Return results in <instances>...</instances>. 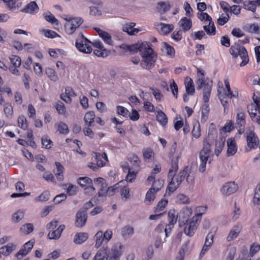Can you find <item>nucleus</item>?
Masks as SVG:
<instances>
[{
  "label": "nucleus",
  "mask_w": 260,
  "mask_h": 260,
  "mask_svg": "<svg viewBox=\"0 0 260 260\" xmlns=\"http://www.w3.org/2000/svg\"><path fill=\"white\" fill-rule=\"evenodd\" d=\"M192 211L191 207L186 206L183 208L180 212V220H189V218L192 215Z\"/></svg>",
  "instance_id": "22"
},
{
  "label": "nucleus",
  "mask_w": 260,
  "mask_h": 260,
  "mask_svg": "<svg viewBox=\"0 0 260 260\" xmlns=\"http://www.w3.org/2000/svg\"><path fill=\"white\" fill-rule=\"evenodd\" d=\"M15 249V246L12 244L10 243L6 246H2L0 248V253L4 255H9Z\"/></svg>",
  "instance_id": "32"
},
{
  "label": "nucleus",
  "mask_w": 260,
  "mask_h": 260,
  "mask_svg": "<svg viewBox=\"0 0 260 260\" xmlns=\"http://www.w3.org/2000/svg\"><path fill=\"white\" fill-rule=\"evenodd\" d=\"M95 114L94 112L89 111L87 112L84 117V120L85 123V126H91L94 121Z\"/></svg>",
  "instance_id": "30"
},
{
  "label": "nucleus",
  "mask_w": 260,
  "mask_h": 260,
  "mask_svg": "<svg viewBox=\"0 0 260 260\" xmlns=\"http://www.w3.org/2000/svg\"><path fill=\"white\" fill-rule=\"evenodd\" d=\"M253 203L256 205H260V185L256 186L253 200Z\"/></svg>",
  "instance_id": "62"
},
{
  "label": "nucleus",
  "mask_w": 260,
  "mask_h": 260,
  "mask_svg": "<svg viewBox=\"0 0 260 260\" xmlns=\"http://www.w3.org/2000/svg\"><path fill=\"white\" fill-rule=\"evenodd\" d=\"M171 6L169 2H159L157 3L156 9L160 14H164L169 11Z\"/></svg>",
  "instance_id": "20"
},
{
  "label": "nucleus",
  "mask_w": 260,
  "mask_h": 260,
  "mask_svg": "<svg viewBox=\"0 0 260 260\" xmlns=\"http://www.w3.org/2000/svg\"><path fill=\"white\" fill-rule=\"evenodd\" d=\"M178 218V213L174 209H172L168 213V218L169 223L175 224L176 223Z\"/></svg>",
  "instance_id": "49"
},
{
  "label": "nucleus",
  "mask_w": 260,
  "mask_h": 260,
  "mask_svg": "<svg viewBox=\"0 0 260 260\" xmlns=\"http://www.w3.org/2000/svg\"><path fill=\"white\" fill-rule=\"evenodd\" d=\"M91 44H92V42L82 35L77 40L75 46L80 52L89 54L92 51Z\"/></svg>",
  "instance_id": "6"
},
{
  "label": "nucleus",
  "mask_w": 260,
  "mask_h": 260,
  "mask_svg": "<svg viewBox=\"0 0 260 260\" xmlns=\"http://www.w3.org/2000/svg\"><path fill=\"white\" fill-rule=\"evenodd\" d=\"M4 112L8 118H12L13 115V107L11 105H6L4 108Z\"/></svg>",
  "instance_id": "64"
},
{
  "label": "nucleus",
  "mask_w": 260,
  "mask_h": 260,
  "mask_svg": "<svg viewBox=\"0 0 260 260\" xmlns=\"http://www.w3.org/2000/svg\"><path fill=\"white\" fill-rule=\"evenodd\" d=\"M241 228L239 226L236 225L234 226L230 231L226 237V240L229 242L234 240L238 237Z\"/></svg>",
  "instance_id": "24"
},
{
  "label": "nucleus",
  "mask_w": 260,
  "mask_h": 260,
  "mask_svg": "<svg viewBox=\"0 0 260 260\" xmlns=\"http://www.w3.org/2000/svg\"><path fill=\"white\" fill-rule=\"evenodd\" d=\"M94 29L106 44L109 46H114V41L111 35L109 32L98 27H95Z\"/></svg>",
  "instance_id": "9"
},
{
  "label": "nucleus",
  "mask_w": 260,
  "mask_h": 260,
  "mask_svg": "<svg viewBox=\"0 0 260 260\" xmlns=\"http://www.w3.org/2000/svg\"><path fill=\"white\" fill-rule=\"evenodd\" d=\"M158 26L160 27L159 31L162 35H166L174 29V26L172 24H167L160 23Z\"/></svg>",
  "instance_id": "38"
},
{
  "label": "nucleus",
  "mask_w": 260,
  "mask_h": 260,
  "mask_svg": "<svg viewBox=\"0 0 260 260\" xmlns=\"http://www.w3.org/2000/svg\"><path fill=\"white\" fill-rule=\"evenodd\" d=\"M33 246L34 242L32 241H29L26 242L16 254V257L19 259H21L31 250Z\"/></svg>",
  "instance_id": "13"
},
{
  "label": "nucleus",
  "mask_w": 260,
  "mask_h": 260,
  "mask_svg": "<svg viewBox=\"0 0 260 260\" xmlns=\"http://www.w3.org/2000/svg\"><path fill=\"white\" fill-rule=\"evenodd\" d=\"M227 143V155L228 156H233L237 151V145L234 138H230L228 139Z\"/></svg>",
  "instance_id": "14"
},
{
  "label": "nucleus",
  "mask_w": 260,
  "mask_h": 260,
  "mask_svg": "<svg viewBox=\"0 0 260 260\" xmlns=\"http://www.w3.org/2000/svg\"><path fill=\"white\" fill-rule=\"evenodd\" d=\"M10 60L13 64V66L16 67H19L21 64V58L17 55H11L10 57Z\"/></svg>",
  "instance_id": "63"
},
{
  "label": "nucleus",
  "mask_w": 260,
  "mask_h": 260,
  "mask_svg": "<svg viewBox=\"0 0 260 260\" xmlns=\"http://www.w3.org/2000/svg\"><path fill=\"white\" fill-rule=\"evenodd\" d=\"M259 5H260V3L257 0L246 1L244 4V8L246 10L252 12H255L256 7Z\"/></svg>",
  "instance_id": "23"
},
{
  "label": "nucleus",
  "mask_w": 260,
  "mask_h": 260,
  "mask_svg": "<svg viewBox=\"0 0 260 260\" xmlns=\"http://www.w3.org/2000/svg\"><path fill=\"white\" fill-rule=\"evenodd\" d=\"M145 44H148L147 42H143L141 44L136 43L132 45H129V52L131 53H135L139 51L141 53L142 52V46ZM144 49V47H143Z\"/></svg>",
  "instance_id": "43"
},
{
  "label": "nucleus",
  "mask_w": 260,
  "mask_h": 260,
  "mask_svg": "<svg viewBox=\"0 0 260 260\" xmlns=\"http://www.w3.org/2000/svg\"><path fill=\"white\" fill-rule=\"evenodd\" d=\"M238 189V186L234 182H230L225 183L221 188L223 194L230 195L235 192Z\"/></svg>",
  "instance_id": "15"
},
{
  "label": "nucleus",
  "mask_w": 260,
  "mask_h": 260,
  "mask_svg": "<svg viewBox=\"0 0 260 260\" xmlns=\"http://www.w3.org/2000/svg\"><path fill=\"white\" fill-rule=\"evenodd\" d=\"M179 25L184 31H187L191 28L192 22L190 19L184 17L179 22Z\"/></svg>",
  "instance_id": "34"
},
{
  "label": "nucleus",
  "mask_w": 260,
  "mask_h": 260,
  "mask_svg": "<svg viewBox=\"0 0 260 260\" xmlns=\"http://www.w3.org/2000/svg\"><path fill=\"white\" fill-rule=\"evenodd\" d=\"M209 107L208 105L205 104L203 106L202 109V117H201V122H205L208 119V114L209 112Z\"/></svg>",
  "instance_id": "55"
},
{
  "label": "nucleus",
  "mask_w": 260,
  "mask_h": 260,
  "mask_svg": "<svg viewBox=\"0 0 260 260\" xmlns=\"http://www.w3.org/2000/svg\"><path fill=\"white\" fill-rule=\"evenodd\" d=\"M96 185L100 187V190L98 192L99 197L103 196L105 194L106 186L105 185V180L102 178H96L94 180Z\"/></svg>",
  "instance_id": "27"
},
{
  "label": "nucleus",
  "mask_w": 260,
  "mask_h": 260,
  "mask_svg": "<svg viewBox=\"0 0 260 260\" xmlns=\"http://www.w3.org/2000/svg\"><path fill=\"white\" fill-rule=\"evenodd\" d=\"M65 20L67 21L64 25L65 30L70 35L73 34L83 22L80 18H66Z\"/></svg>",
  "instance_id": "7"
},
{
  "label": "nucleus",
  "mask_w": 260,
  "mask_h": 260,
  "mask_svg": "<svg viewBox=\"0 0 260 260\" xmlns=\"http://www.w3.org/2000/svg\"><path fill=\"white\" fill-rule=\"evenodd\" d=\"M24 216V211L23 210H19L13 214L12 220L14 223H18L23 218Z\"/></svg>",
  "instance_id": "40"
},
{
  "label": "nucleus",
  "mask_w": 260,
  "mask_h": 260,
  "mask_svg": "<svg viewBox=\"0 0 260 260\" xmlns=\"http://www.w3.org/2000/svg\"><path fill=\"white\" fill-rule=\"evenodd\" d=\"M162 50L166 54L171 57H174L175 54V49L173 47L166 42L162 43Z\"/></svg>",
  "instance_id": "33"
},
{
  "label": "nucleus",
  "mask_w": 260,
  "mask_h": 260,
  "mask_svg": "<svg viewBox=\"0 0 260 260\" xmlns=\"http://www.w3.org/2000/svg\"><path fill=\"white\" fill-rule=\"evenodd\" d=\"M246 141L247 147L249 149L256 148L258 144V140L255 134L252 131L246 133Z\"/></svg>",
  "instance_id": "10"
},
{
  "label": "nucleus",
  "mask_w": 260,
  "mask_h": 260,
  "mask_svg": "<svg viewBox=\"0 0 260 260\" xmlns=\"http://www.w3.org/2000/svg\"><path fill=\"white\" fill-rule=\"evenodd\" d=\"M18 126L23 129H26L28 127L27 121L23 115H20L18 118Z\"/></svg>",
  "instance_id": "57"
},
{
  "label": "nucleus",
  "mask_w": 260,
  "mask_h": 260,
  "mask_svg": "<svg viewBox=\"0 0 260 260\" xmlns=\"http://www.w3.org/2000/svg\"><path fill=\"white\" fill-rule=\"evenodd\" d=\"M212 83V82H207L203 89V101L205 103H208L211 94Z\"/></svg>",
  "instance_id": "29"
},
{
  "label": "nucleus",
  "mask_w": 260,
  "mask_h": 260,
  "mask_svg": "<svg viewBox=\"0 0 260 260\" xmlns=\"http://www.w3.org/2000/svg\"><path fill=\"white\" fill-rule=\"evenodd\" d=\"M78 183L81 187L84 188L90 185V184L92 183V180L88 177H80L78 180Z\"/></svg>",
  "instance_id": "48"
},
{
  "label": "nucleus",
  "mask_w": 260,
  "mask_h": 260,
  "mask_svg": "<svg viewBox=\"0 0 260 260\" xmlns=\"http://www.w3.org/2000/svg\"><path fill=\"white\" fill-rule=\"evenodd\" d=\"M121 190V196L124 201H127L130 198L129 189L122 184H120L119 189Z\"/></svg>",
  "instance_id": "42"
},
{
  "label": "nucleus",
  "mask_w": 260,
  "mask_h": 260,
  "mask_svg": "<svg viewBox=\"0 0 260 260\" xmlns=\"http://www.w3.org/2000/svg\"><path fill=\"white\" fill-rule=\"evenodd\" d=\"M164 181L163 180L158 179L153 181L152 187L150 189L157 192L163 186Z\"/></svg>",
  "instance_id": "58"
},
{
  "label": "nucleus",
  "mask_w": 260,
  "mask_h": 260,
  "mask_svg": "<svg viewBox=\"0 0 260 260\" xmlns=\"http://www.w3.org/2000/svg\"><path fill=\"white\" fill-rule=\"evenodd\" d=\"M34 230V225L31 223H25L23 224L20 231L23 235H28L32 232Z\"/></svg>",
  "instance_id": "47"
},
{
  "label": "nucleus",
  "mask_w": 260,
  "mask_h": 260,
  "mask_svg": "<svg viewBox=\"0 0 260 260\" xmlns=\"http://www.w3.org/2000/svg\"><path fill=\"white\" fill-rule=\"evenodd\" d=\"M224 84L225 88L227 89L228 94H229V96L230 98H237L238 96V92L237 90H235L234 91H232L230 88V85L228 80H224Z\"/></svg>",
  "instance_id": "53"
},
{
  "label": "nucleus",
  "mask_w": 260,
  "mask_h": 260,
  "mask_svg": "<svg viewBox=\"0 0 260 260\" xmlns=\"http://www.w3.org/2000/svg\"><path fill=\"white\" fill-rule=\"evenodd\" d=\"M45 72L48 77L53 82H56L58 80V76L56 72L50 68H47Z\"/></svg>",
  "instance_id": "44"
},
{
  "label": "nucleus",
  "mask_w": 260,
  "mask_h": 260,
  "mask_svg": "<svg viewBox=\"0 0 260 260\" xmlns=\"http://www.w3.org/2000/svg\"><path fill=\"white\" fill-rule=\"evenodd\" d=\"M55 107L58 114L62 115L65 117L68 116V114L66 110V107L61 102L59 101L57 102L55 105Z\"/></svg>",
  "instance_id": "37"
},
{
  "label": "nucleus",
  "mask_w": 260,
  "mask_h": 260,
  "mask_svg": "<svg viewBox=\"0 0 260 260\" xmlns=\"http://www.w3.org/2000/svg\"><path fill=\"white\" fill-rule=\"evenodd\" d=\"M103 232L102 231H98L94 236V240L95 241L94 247L96 248H99L103 242H104L103 238Z\"/></svg>",
  "instance_id": "36"
},
{
  "label": "nucleus",
  "mask_w": 260,
  "mask_h": 260,
  "mask_svg": "<svg viewBox=\"0 0 260 260\" xmlns=\"http://www.w3.org/2000/svg\"><path fill=\"white\" fill-rule=\"evenodd\" d=\"M177 201L178 203L182 204H188L190 203L189 198L186 195L180 193L177 196Z\"/></svg>",
  "instance_id": "60"
},
{
  "label": "nucleus",
  "mask_w": 260,
  "mask_h": 260,
  "mask_svg": "<svg viewBox=\"0 0 260 260\" xmlns=\"http://www.w3.org/2000/svg\"><path fill=\"white\" fill-rule=\"evenodd\" d=\"M56 126L57 127L58 131L61 134L66 135L69 132V129L68 125L63 122H59L56 123Z\"/></svg>",
  "instance_id": "51"
},
{
  "label": "nucleus",
  "mask_w": 260,
  "mask_h": 260,
  "mask_svg": "<svg viewBox=\"0 0 260 260\" xmlns=\"http://www.w3.org/2000/svg\"><path fill=\"white\" fill-rule=\"evenodd\" d=\"M142 52L141 55L142 60L140 63L141 66L145 69L149 70L154 66L156 55L153 50L150 47L149 44H145L142 46Z\"/></svg>",
  "instance_id": "2"
},
{
  "label": "nucleus",
  "mask_w": 260,
  "mask_h": 260,
  "mask_svg": "<svg viewBox=\"0 0 260 260\" xmlns=\"http://www.w3.org/2000/svg\"><path fill=\"white\" fill-rule=\"evenodd\" d=\"M225 144V139L223 138H219L215 143V154L218 156L222 151Z\"/></svg>",
  "instance_id": "35"
},
{
  "label": "nucleus",
  "mask_w": 260,
  "mask_h": 260,
  "mask_svg": "<svg viewBox=\"0 0 260 260\" xmlns=\"http://www.w3.org/2000/svg\"><path fill=\"white\" fill-rule=\"evenodd\" d=\"M124 182H125L124 181H121L115 184L113 186L108 187V189L106 188L105 193L106 192V193L110 196H113L116 191H119L120 184H124Z\"/></svg>",
  "instance_id": "39"
},
{
  "label": "nucleus",
  "mask_w": 260,
  "mask_h": 260,
  "mask_svg": "<svg viewBox=\"0 0 260 260\" xmlns=\"http://www.w3.org/2000/svg\"><path fill=\"white\" fill-rule=\"evenodd\" d=\"M86 221V216L84 211H79L76 214L75 225L77 227H82Z\"/></svg>",
  "instance_id": "21"
},
{
  "label": "nucleus",
  "mask_w": 260,
  "mask_h": 260,
  "mask_svg": "<svg viewBox=\"0 0 260 260\" xmlns=\"http://www.w3.org/2000/svg\"><path fill=\"white\" fill-rule=\"evenodd\" d=\"M200 216H193L189 220H179V226L184 227L183 232L187 236L192 237L198 228L200 222Z\"/></svg>",
  "instance_id": "3"
},
{
  "label": "nucleus",
  "mask_w": 260,
  "mask_h": 260,
  "mask_svg": "<svg viewBox=\"0 0 260 260\" xmlns=\"http://www.w3.org/2000/svg\"><path fill=\"white\" fill-rule=\"evenodd\" d=\"M236 123L241 128L245 123V116L244 110L239 108L237 110Z\"/></svg>",
  "instance_id": "19"
},
{
  "label": "nucleus",
  "mask_w": 260,
  "mask_h": 260,
  "mask_svg": "<svg viewBox=\"0 0 260 260\" xmlns=\"http://www.w3.org/2000/svg\"><path fill=\"white\" fill-rule=\"evenodd\" d=\"M220 90H223V89L221 88L220 89H218V98L220 101L221 103L224 107V113H227L228 111V101L231 98L229 97V94L222 93Z\"/></svg>",
  "instance_id": "16"
},
{
  "label": "nucleus",
  "mask_w": 260,
  "mask_h": 260,
  "mask_svg": "<svg viewBox=\"0 0 260 260\" xmlns=\"http://www.w3.org/2000/svg\"><path fill=\"white\" fill-rule=\"evenodd\" d=\"M211 151L210 145L208 143H204V147L200 153V163L199 169L201 173L204 172L206 170L207 164L210 163Z\"/></svg>",
  "instance_id": "4"
},
{
  "label": "nucleus",
  "mask_w": 260,
  "mask_h": 260,
  "mask_svg": "<svg viewBox=\"0 0 260 260\" xmlns=\"http://www.w3.org/2000/svg\"><path fill=\"white\" fill-rule=\"evenodd\" d=\"M152 189H149L146 193L145 200V202L146 204H149L155 198V194L157 192Z\"/></svg>",
  "instance_id": "46"
},
{
  "label": "nucleus",
  "mask_w": 260,
  "mask_h": 260,
  "mask_svg": "<svg viewBox=\"0 0 260 260\" xmlns=\"http://www.w3.org/2000/svg\"><path fill=\"white\" fill-rule=\"evenodd\" d=\"M88 236L85 233H79L74 236V242L77 244H81L85 242L88 239Z\"/></svg>",
  "instance_id": "31"
},
{
  "label": "nucleus",
  "mask_w": 260,
  "mask_h": 260,
  "mask_svg": "<svg viewBox=\"0 0 260 260\" xmlns=\"http://www.w3.org/2000/svg\"><path fill=\"white\" fill-rule=\"evenodd\" d=\"M121 235L125 239H127L134 234V229L130 225H126L121 229Z\"/></svg>",
  "instance_id": "26"
},
{
  "label": "nucleus",
  "mask_w": 260,
  "mask_h": 260,
  "mask_svg": "<svg viewBox=\"0 0 260 260\" xmlns=\"http://www.w3.org/2000/svg\"><path fill=\"white\" fill-rule=\"evenodd\" d=\"M92 45L98 49L94 50V54L98 57H106L109 54V51L105 48L103 43L100 40H95L92 42Z\"/></svg>",
  "instance_id": "8"
},
{
  "label": "nucleus",
  "mask_w": 260,
  "mask_h": 260,
  "mask_svg": "<svg viewBox=\"0 0 260 260\" xmlns=\"http://www.w3.org/2000/svg\"><path fill=\"white\" fill-rule=\"evenodd\" d=\"M110 257V251L107 246H103L99 250L94 256L93 260H108Z\"/></svg>",
  "instance_id": "12"
},
{
  "label": "nucleus",
  "mask_w": 260,
  "mask_h": 260,
  "mask_svg": "<svg viewBox=\"0 0 260 260\" xmlns=\"http://www.w3.org/2000/svg\"><path fill=\"white\" fill-rule=\"evenodd\" d=\"M231 54L235 57L239 56L240 58L242 59L240 63L241 67L245 66L248 62V54L246 49L244 47L240 46H232L230 49Z\"/></svg>",
  "instance_id": "5"
},
{
  "label": "nucleus",
  "mask_w": 260,
  "mask_h": 260,
  "mask_svg": "<svg viewBox=\"0 0 260 260\" xmlns=\"http://www.w3.org/2000/svg\"><path fill=\"white\" fill-rule=\"evenodd\" d=\"M62 187L66 190L67 193L71 196H75L78 191V186L70 183L63 184Z\"/></svg>",
  "instance_id": "25"
},
{
  "label": "nucleus",
  "mask_w": 260,
  "mask_h": 260,
  "mask_svg": "<svg viewBox=\"0 0 260 260\" xmlns=\"http://www.w3.org/2000/svg\"><path fill=\"white\" fill-rule=\"evenodd\" d=\"M185 86L186 92L187 94L193 95L194 93V87L192 80L188 77L185 80Z\"/></svg>",
  "instance_id": "28"
},
{
  "label": "nucleus",
  "mask_w": 260,
  "mask_h": 260,
  "mask_svg": "<svg viewBox=\"0 0 260 260\" xmlns=\"http://www.w3.org/2000/svg\"><path fill=\"white\" fill-rule=\"evenodd\" d=\"M168 204V200L166 199H162L157 204V206L154 208V212L158 213L164 210Z\"/></svg>",
  "instance_id": "50"
},
{
  "label": "nucleus",
  "mask_w": 260,
  "mask_h": 260,
  "mask_svg": "<svg viewBox=\"0 0 260 260\" xmlns=\"http://www.w3.org/2000/svg\"><path fill=\"white\" fill-rule=\"evenodd\" d=\"M39 8L37 3L34 2H30L23 9L22 11L31 15H35L39 11Z\"/></svg>",
  "instance_id": "17"
},
{
  "label": "nucleus",
  "mask_w": 260,
  "mask_h": 260,
  "mask_svg": "<svg viewBox=\"0 0 260 260\" xmlns=\"http://www.w3.org/2000/svg\"><path fill=\"white\" fill-rule=\"evenodd\" d=\"M55 165L57 168V172L55 173V175L57 177V179L60 181H62L63 180V172L64 170L63 167L58 162H55Z\"/></svg>",
  "instance_id": "45"
},
{
  "label": "nucleus",
  "mask_w": 260,
  "mask_h": 260,
  "mask_svg": "<svg viewBox=\"0 0 260 260\" xmlns=\"http://www.w3.org/2000/svg\"><path fill=\"white\" fill-rule=\"evenodd\" d=\"M157 121L162 126H165L168 122V118L166 114L161 111L157 112L156 115Z\"/></svg>",
  "instance_id": "41"
},
{
  "label": "nucleus",
  "mask_w": 260,
  "mask_h": 260,
  "mask_svg": "<svg viewBox=\"0 0 260 260\" xmlns=\"http://www.w3.org/2000/svg\"><path fill=\"white\" fill-rule=\"evenodd\" d=\"M50 193L47 191L43 192L39 196L35 198V202H44L49 199Z\"/></svg>",
  "instance_id": "59"
},
{
  "label": "nucleus",
  "mask_w": 260,
  "mask_h": 260,
  "mask_svg": "<svg viewBox=\"0 0 260 260\" xmlns=\"http://www.w3.org/2000/svg\"><path fill=\"white\" fill-rule=\"evenodd\" d=\"M204 30L207 34L210 35H214L215 32V27L213 22H209L208 25L204 26Z\"/></svg>",
  "instance_id": "61"
},
{
  "label": "nucleus",
  "mask_w": 260,
  "mask_h": 260,
  "mask_svg": "<svg viewBox=\"0 0 260 260\" xmlns=\"http://www.w3.org/2000/svg\"><path fill=\"white\" fill-rule=\"evenodd\" d=\"M135 25L136 23L133 22L126 23L123 25L122 30L123 31L127 32L129 35H135L140 31L139 29L134 28Z\"/></svg>",
  "instance_id": "18"
},
{
  "label": "nucleus",
  "mask_w": 260,
  "mask_h": 260,
  "mask_svg": "<svg viewBox=\"0 0 260 260\" xmlns=\"http://www.w3.org/2000/svg\"><path fill=\"white\" fill-rule=\"evenodd\" d=\"M248 111L251 120L258 124H260V107H257L251 105L248 107Z\"/></svg>",
  "instance_id": "11"
},
{
  "label": "nucleus",
  "mask_w": 260,
  "mask_h": 260,
  "mask_svg": "<svg viewBox=\"0 0 260 260\" xmlns=\"http://www.w3.org/2000/svg\"><path fill=\"white\" fill-rule=\"evenodd\" d=\"M143 157L146 161L151 160L153 157L154 153L150 148L144 149L143 151Z\"/></svg>",
  "instance_id": "56"
},
{
  "label": "nucleus",
  "mask_w": 260,
  "mask_h": 260,
  "mask_svg": "<svg viewBox=\"0 0 260 260\" xmlns=\"http://www.w3.org/2000/svg\"><path fill=\"white\" fill-rule=\"evenodd\" d=\"M42 34L46 38H55L56 37H60V36L54 31L43 29L41 30Z\"/></svg>",
  "instance_id": "52"
},
{
  "label": "nucleus",
  "mask_w": 260,
  "mask_h": 260,
  "mask_svg": "<svg viewBox=\"0 0 260 260\" xmlns=\"http://www.w3.org/2000/svg\"><path fill=\"white\" fill-rule=\"evenodd\" d=\"M43 15L45 17V20L47 21H48L52 24L54 23L56 25H58V20L50 12H47L46 13H44Z\"/></svg>",
  "instance_id": "54"
},
{
  "label": "nucleus",
  "mask_w": 260,
  "mask_h": 260,
  "mask_svg": "<svg viewBox=\"0 0 260 260\" xmlns=\"http://www.w3.org/2000/svg\"><path fill=\"white\" fill-rule=\"evenodd\" d=\"M180 158V154L179 153L176 158L172 159L171 168L168 173L169 185L167 187L166 193L169 195L176 190L184 179L185 176L187 174L188 167H185L183 170L180 171L178 175L176 173L178 169V162Z\"/></svg>",
  "instance_id": "1"
}]
</instances>
